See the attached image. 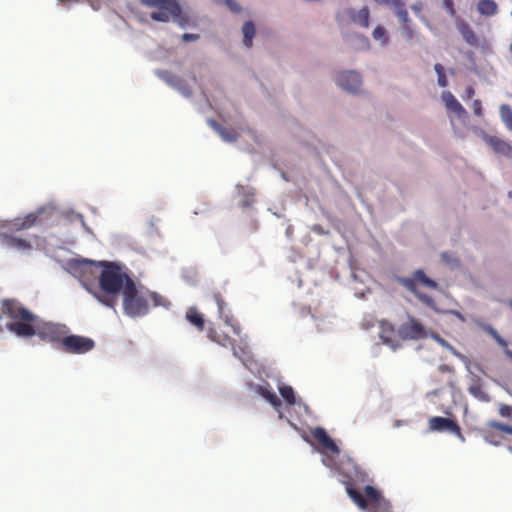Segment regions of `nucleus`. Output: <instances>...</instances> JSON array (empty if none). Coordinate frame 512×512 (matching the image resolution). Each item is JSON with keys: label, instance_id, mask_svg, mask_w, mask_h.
Instances as JSON below:
<instances>
[{"label": "nucleus", "instance_id": "1a4fd4ad", "mask_svg": "<svg viewBox=\"0 0 512 512\" xmlns=\"http://www.w3.org/2000/svg\"><path fill=\"white\" fill-rule=\"evenodd\" d=\"M428 425H429V429L431 431H436V432L448 431V432L456 435L461 441L465 440V438L462 434V431H461V427L459 426L457 421H455L453 419L445 418V417H441V416H434L428 420Z\"/></svg>", "mask_w": 512, "mask_h": 512}, {"label": "nucleus", "instance_id": "603ef678", "mask_svg": "<svg viewBox=\"0 0 512 512\" xmlns=\"http://www.w3.org/2000/svg\"><path fill=\"white\" fill-rule=\"evenodd\" d=\"M504 156L512 158V146L509 148L508 153H506Z\"/></svg>", "mask_w": 512, "mask_h": 512}, {"label": "nucleus", "instance_id": "2eb2a0df", "mask_svg": "<svg viewBox=\"0 0 512 512\" xmlns=\"http://www.w3.org/2000/svg\"><path fill=\"white\" fill-rule=\"evenodd\" d=\"M213 299L218 307V316L220 319H223L225 324L232 327L233 332L236 335L240 334V327L236 324H233V318L230 314L225 312L226 302L224 301L222 295L219 292L213 294Z\"/></svg>", "mask_w": 512, "mask_h": 512}, {"label": "nucleus", "instance_id": "9b49d317", "mask_svg": "<svg viewBox=\"0 0 512 512\" xmlns=\"http://www.w3.org/2000/svg\"><path fill=\"white\" fill-rule=\"evenodd\" d=\"M362 83L359 73L355 71H346L339 74L337 78V85L342 89L349 92H356Z\"/></svg>", "mask_w": 512, "mask_h": 512}, {"label": "nucleus", "instance_id": "72a5a7b5", "mask_svg": "<svg viewBox=\"0 0 512 512\" xmlns=\"http://www.w3.org/2000/svg\"><path fill=\"white\" fill-rule=\"evenodd\" d=\"M490 428L512 435V426L503 424L497 421H491L488 423Z\"/></svg>", "mask_w": 512, "mask_h": 512}, {"label": "nucleus", "instance_id": "f8f14e48", "mask_svg": "<svg viewBox=\"0 0 512 512\" xmlns=\"http://www.w3.org/2000/svg\"><path fill=\"white\" fill-rule=\"evenodd\" d=\"M312 437L314 440L326 451H330L333 454H339L340 449L336 443L327 434L326 430L322 427H317L312 431Z\"/></svg>", "mask_w": 512, "mask_h": 512}, {"label": "nucleus", "instance_id": "ddd939ff", "mask_svg": "<svg viewBox=\"0 0 512 512\" xmlns=\"http://www.w3.org/2000/svg\"><path fill=\"white\" fill-rule=\"evenodd\" d=\"M398 282L410 292H412L426 306L437 310L435 300L431 296L419 292L417 285H414V280H410L407 277H399Z\"/></svg>", "mask_w": 512, "mask_h": 512}, {"label": "nucleus", "instance_id": "cd10ccee", "mask_svg": "<svg viewBox=\"0 0 512 512\" xmlns=\"http://www.w3.org/2000/svg\"><path fill=\"white\" fill-rule=\"evenodd\" d=\"M212 124L224 141L235 142L237 140L238 135L234 129H228V128L222 127L221 125L217 124L216 122H212Z\"/></svg>", "mask_w": 512, "mask_h": 512}, {"label": "nucleus", "instance_id": "a19ab883", "mask_svg": "<svg viewBox=\"0 0 512 512\" xmlns=\"http://www.w3.org/2000/svg\"><path fill=\"white\" fill-rule=\"evenodd\" d=\"M197 39H199L198 34L185 33L182 35V40L184 42L196 41Z\"/></svg>", "mask_w": 512, "mask_h": 512}, {"label": "nucleus", "instance_id": "f704fd0d", "mask_svg": "<svg viewBox=\"0 0 512 512\" xmlns=\"http://www.w3.org/2000/svg\"><path fill=\"white\" fill-rule=\"evenodd\" d=\"M499 415L504 418H512V406L501 403L498 409Z\"/></svg>", "mask_w": 512, "mask_h": 512}, {"label": "nucleus", "instance_id": "e433bc0d", "mask_svg": "<svg viewBox=\"0 0 512 512\" xmlns=\"http://www.w3.org/2000/svg\"><path fill=\"white\" fill-rule=\"evenodd\" d=\"M436 339L443 347L449 349L454 355L461 357V354L456 352V350L447 341L440 337H436Z\"/></svg>", "mask_w": 512, "mask_h": 512}, {"label": "nucleus", "instance_id": "f257e3e1", "mask_svg": "<svg viewBox=\"0 0 512 512\" xmlns=\"http://www.w3.org/2000/svg\"><path fill=\"white\" fill-rule=\"evenodd\" d=\"M2 312L12 320L7 323V329L19 337L30 338L37 335L43 341L61 346V341L67 334L65 325L39 321L36 315L15 300H4Z\"/></svg>", "mask_w": 512, "mask_h": 512}, {"label": "nucleus", "instance_id": "7c9ffc66", "mask_svg": "<svg viewBox=\"0 0 512 512\" xmlns=\"http://www.w3.org/2000/svg\"><path fill=\"white\" fill-rule=\"evenodd\" d=\"M469 393L480 401L489 402V395L482 389L481 385L476 384L469 387Z\"/></svg>", "mask_w": 512, "mask_h": 512}, {"label": "nucleus", "instance_id": "4468645a", "mask_svg": "<svg viewBox=\"0 0 512 512\" xmlns=\"http://www.w3.org/2000/svg\"><path fill=\"white\" fill-rule=\"evenodd\" d=\"M207 337L212 342H215L223 347H232L234 356L239 357L234 347V340L227 333L210 326L207 330Z\"/></svg>", "mask_w": 512, "mask_h": 512}, {"label": "nucleus", "instance_id": "7ed1b4c3", "mask_svg": "<svg viewBox=\"0 0 512 512\" xmlns=\"http://www.w3.org/2000/svg\"><path fill=\"white\" fill-rule=\"evenodd\" d=\"M368 481V473L358 465H352V469L343 475L341 482L345 485L346 492L351 500L361 509L369 512H389L390 504L378 491L371 485L364 487L363 495L357 486Z\"/></svg>", "mask_w": 512, "mask_h": 512}, {"label": "nucleus", "instance_id": "4be33fe9", "mask_svg": "<svg viewBox=\"0 0 512 512\" xmlns=\"http://www.w3.org/2000/svg\"><path fill=\"white\" fill-rule=\"evenodd\" d=\"M379 335L384 343H387V344L392 343L395 338L394 326L388 321H381Z\"/></svg>", "mask_w": 512, "mask_h": 512}, {"label": "nucleus", "instance_id": "a878e982", "mask_svg": "<svg viewBox=\"0 0 512 512\" xmlns=\"http://www.w3.org/2000/svg\"><path fill=\"white\" fill-rule=\"evenodd\" d=\"M389 6L393 7L396 15L403 24H406L409 21L408 12L403 0H393Z\"/></svg>", "mask_w": 512, "mask_h": 512}, {"label": "nucleus", "instance_id": "2f4dec72", "mask_svg": "<svg viewBox=\"0 0 512 512\" xmlns=\"http://www.w3.org/2000/svg\"><path fill=\"white\" fill-rule=\"evenodd\" d=\"M434 70H435V72L437 73V77H438L437 82H438V85H439L440 87H443V88H444V87H446V86L448 85V80H447V77H446V75H445L444 67H443L441 64L437 63V64H435V66H434Z\"/></svg>", "mask_w": 512, "mask_h": 512}, {"label": "nucleus", "instance_id": "6ab92c4d", "mask_svg": "<svg viewBox=\"0 0 512 512\" xmlns=\"http://www.w3.org/2000/svg\"><path fill=\"white\" fill-rule=\"evenodd\" d=\"M483 140L492 147L495 153L505 155L508 153L509 148L511 145L507 143L506 141L496 137L491 136L489 134H484Z\"/></svg>", "mask_w": 512, "mask_h": 512}, {"label": "nucleus", "instance_id": "473e14b6", "mask_svg": "<svg viewBox=\"0 0 512 512\" xmlns=\"http://www.w3.org/2000/svg\"><path fill=\"white\" fill-rule=\"evenodd\" d=\"M373 38L380 41L382 44H386L388 42V36L385 28L382 26L375 27L373 30Z\"/></svg>", "mask_w": 512, "mask_h": 512}, {"label": "nucleus", "instance_id": "3c124183", "mask_svg": "<svg viewBox=\"0 0 512 512\" xmlns=\"http://www.w3.org/2000/svg\"><path fill=\"white\" fill-rule=\"evenodd\" d=\"M441 257H442V259H443L444 261H446V262H449V261H450V260H449V258H448V253H446V252H445V253H442V254H441Z\"/></svg>", "mask_w": 512, "mask_h": 512}, {"label": "nucleus", "instance_id": "6e6d98bb", "mask_svg": "<svg viewBox=\"0 0 512 512\" xmlns=\"http://www.w3.org/2000/svg\"><path fill=\"white\" fill-rule=\"evenodd\" d=\"M510 51L512 52V44L510 45Z\"/></svg>", "mask_w": 512, "mask_h": 512}, {"label": "nucleus", "instance_id": "37998d69", "mask_svg": "<svg viewBox=\"0 0 512 512\" xmlns=\"http://www.w3.org/2000/svg\"><path fill=\"white\" fill-rule=\"evenodd\" d=\"M485 330L494 338L497 336L498 332L492 327V326H487L485 328Z\"/></svg>", "mask_w": 512, "mask_h": 512}, {"label": "nucleus", "instance_id": "412c9836", "mask_svg": "<svg viewBox=\"0 0 512 512\" xmlns=\"http://www.w3.org/2000/svg\"><path fill=\"white\" fill-rule=\"evenodd\" d=\"M410 280H414V285H416L417 283H420L422 284L423 286L425 287H428V288H431V289H436L438 284L436 281L432 280L431 278H429L423 270L419 269V270H416L414 273H413V276L411 278H409Z\"/></svg>", "mask_w": 512, "mask_h": 512}, {"label": "nucleus", "instance_id": "a211bd4d", "mask_svg": "<svg viewBox=\"0 0 512 512\" xmlns=\"http://www.w3.org/2000/svg\"><path fill=\"white\" fill-rule=\"evenodd\" d=\"M346 12L354 23L363 28L369 27L370 12L367 7H363L359 11H355L354 9H347Z\"/></svg>", "mask_w": 512, "mask_h": 512}, {"label": "nucleus", "instance_id": "bb28decb", "mask_svg": "<svg viewBox=\"0 0 512 512\" xmlns=\"http://www.w3.org/2000/svg\"><path fill=\"white\" fill-rule=\"evenodd\" d=\"M242 32H243V36H244V39H243L244 45L248 48L251 47L252 40H253V38L255 36V32H256L255 25L253 24V22L247 21L243 25Z\"/></svg>", "mask_w": 512, "mask_h": 512}, {"label": "nucleus", "instance_id": "f03ea898", "mask_svg": "<svg viewBox=\"0 0 512 512\" xmlns=\"http://www.w3.org/2000/svg\"><path fill=\"white\" fill-rule=\"evenodd\" d=\"M95 264L102 268L98 277V287L87 288V290L102 305L115 309L119 294H123L129 281L134 282V280L116 262L99 261Z\"/></svg>", "mask_w": 512, "mask_h": 512}, {"label": "nucleus", "instance_id": "864d4df0", "mask_svg": "<svg viewBox=\"0 0 512 512\" xmlns=\"http://www.w3.org/2000/svg\"><path fill=\"white\" fill-rule=\"evenodd\" d=\"M505 354L507 355V357H509L512 360V351L511 350L506 349Z\"/></svg>", "mask_w": 512, "mask_h": 512}, {"label": "nucleus", "instance_id": "dca6fc26", "mask_svg": "<svg viewBox=\"0 0 512 512\" xmlns=\"http://www.w3.org/2000/svg\"><path fill=\"white\" fill-rule=\"evenodd\" d=\"M441 97L448 111L455 113L459 118L466 117V109L461 105V103L455 98V96L450 91H444Z\"/></svg>", "mask_w": 512, "mask_h": 512}, {"label": "nucleus", "instance_id": "20e7f679", "mask_svg": "<svg viewBox=\"0 0 512 512\" xmlns=\"http://www.w3.org/2000/svg\"><path fill=\"white\" fill-rule=\"evenodd\" d=\"M149 301H152L155 307H167L170 304L162 295L149 290H140L135 282L129 281L122 295L124 313L131 318L143 317L149 312Z\"/></svg>", "mask_w": 512, "mask_h": 512}, {"label": "nucleus", "instance_id": "423d86ee", "mask_svg": "<svg viewBox=\"0 0 512 512\" xmlns=\"http://www.w3.org/2000/svg\"><path fill=\"white\" fill-rule=\"evenodd\" d=\"M95 347L93 339L81 335H66L57 348L69 354H85Z\"/></svg>", "mask_w": 512, "mask_h": 512}, {"label": "nucleus", "instance_id": "c9c22d12", "mask_svg": "<svg viewBox=\"0 0 512 512\" xmlns=\"http://www.w3.org/2000/svg\"><path fill=\"white\" fill-rule=\"evenodd\" d=\"M473 113L477 117H483L482 102L479 99H475L472 103Z\"/></svg>", "mask_w": 512, "mask_h": 512}, {"label": "nucleus", "instance_id": "39448f33", "mask_svg": "<svg viewBox=\"0 0 512 512\" xmlns=\"http://www.w3.org/2000/svg\"><path fill=\"white\" fill-rule=\"evenodd\" d=\"M141 2L148 7L158 9L150 15L154 21L168 22L173 19L181 27H186L189 24V17L182 11L177 0H141Z\"/></svg>", "mask_w": 512, "mask_h": 512}, {"label": "nucleus", "instance_id": "6e6552de", "mask_svg": "<svg viewBox=\"0 0 512 512\" xmlns=\"http://www.w3.org/2000/svg\"><path fill=\"white\" fill-rule=\"evenodd\" d=\"M16 231L10 230V225L6 224L0 227V243L9 248L18 251H26L32 249L29 240L14 235Z\"/></svg>", "mask_w": 512, "mask_h": 512}, {"label": "nucleus", "instance_id": "f3484780", "mask_svg": "<svg viewBox=\"0 0 512 512\" xmlns=\"http://www.w3.org/2000/svg\"><path fill=\"white\" fill-rule=\"evenodd\" d=\"M38 218L39 214L32 212L24 217L15 218L13 221H10L8 225H10L11 231H22L33 227Z\"/></svg>", "mask_w": 512, "mask_h": 512}, {"label": "nucleus", "instance_id": "c03bdc74", "mask_svg": "<svg viewBox=\"0 0 512 512\" xmlns=\"http://www.w3.org/2000/svg\"><path fill=\"white\" fill-rule=\"evenodd\" d=\"M485 330L494 338L497 336L498 332L492 327V326H487L485 328Z\"/></svg>", "mask_w": 512, "mask_h": 512}, {"label": "nucleus", "instance_id": "9d476101", "mask_svg": "<svg viewBox=\"0 0 512 512\" xmlns=\"http://www.w3.org/2000/svg\"><path fill=\"white\" fill-rule=\"evenodd\" d=\"M156 74L169 86L179 91L182 95L189 97L192 94L191 86L187 81L168 70H157Z\"/></svg>", "mask_w": 512, "mask_h": 512}, {"label": "nucleus", "instance_id": "5701e85b", "mask_svg": "<svg viewBox=\"0 0 512 512\" xmlns=\"http://www.w3.org/2000/svg\"><path fill=\"white\" fill-rule=\"evenodd\" d=\"M477 9L481 15L493 16L497 13V4L493 0H480Z\"/></svg>", "mask_w": 512, "mask_h": 512}, {"label": "nucleus", "instance_id": "5fc2aeb1", "mask_svg": "<svg viewBox=\"0 0 512 512\" xmlns=\"http://www.w3.org/2000/svg\"><path fill=\"white\" fill-rule=\"evenodd\" d=\"M508 197L512 199V191L508 192Z\"/></svg>", "mask_w": 512, "mask_h": 512}, {"label": "nucleus", "instance_id": "ea45409f", "mask_svg": "<svg viewBox=\"0 0 512 512\" xmlns=\"http://www.w3.org/2000/svg\"><path fill=\"white\" fill-rule=\"evenodd\" d=\"M225 3L233 12H239L240 6L234 0H225Z\"/></svg>", "mask_w": 512, "mask_h": 512}, {"label": "nucleus", "instance_id": "de8ad7c7", "mask_svg": "<svg viewBox=\"0 0 512 512\" xmlns=\"http://www.w3.org/2000/svg\"><path fill=\"white\" fill-rule=\"evenodd\" d=\"M412 10L415 11L416 13H420L421 10H422V4L419 3V4H415L412 6Z\"/></svg>", "mask_w": 512, "mask_h": 512}, {"label": "nucleus", "instance_id": "b1692460", "mask_svg": "<svg viewBox=\"0 0 512 512\" xmlns=\"http://www.w3.org/2000/svg\"><path fill=\"white\" fill-rule=\"evenodd\" d=\"M257 392L263 396L274 408L278 409L282 405V402L278 396L266 387L258 386Z\"/></svg>", "mask_w": 512, "mask_h": 512}, {"label": "nucleus", "instance_id": "58836bf2", "mask_svg": "<svg viewBox=\"0 0 512 512\" xmlns=\"http://www.w3.org/2000/svg\"><path fill=\"white\" fill-rule=\"evenodd\" d=\"M475 95V89L473 86H468L466 88L465 94L462 96L464 100H470Z\"/></svg>", "mask_w": 512, "mask_h": 512}, {"label": "nucleus", "instance_id": "0eeeda50", "mask_svg": "<svg viewBox=\"0 0 512 512\" xmlns=\"http://www.w3.org/2000/svg\"><path fill=\"white\" fill-rule=\"evenodd\" d=\"M397 333L402 340H420L427 337L424 325L412 316L399 326Z\"/></svg>", "mask_w": 512, "mask_h": 512}, {"label": "nucleus", "instance_id": "393cba45", "mask_svg": "<svg viewBox=\"0 0 512 512\" xmlns=\"http://www.w3.org/2000/svg\"><path fill=\"white\" fill-rule=\"evenodd\" d=\"M458 29H459L463 39L469 45H476L477 44V37L475 36V33L472 30V28L467 23L461 22L458 25Z\"/></svg>", "mask_w": 512, "mask_h": 512}, {"label": "nucleus", "instance_id": "aec40b11", "mask_svg": "<svg viewBox=\"0 0 512 512\" xmlns=\"http://www.w3.org/2000/svg\"><path fill=\"white\" fill-rule=\"evenodd\" d=\"M186 320L193 325L198 331H203L205 320L203 315L195 307H189L185 314Z\"/></svg>", "mask_w": 512, "mask_h": 512}, {"label": "nucleus", "instance_id": "4d7b16f0", "mask_svg": "<svg viewBox=\"0 0 512 512\" xmlns=\"http://www.w3.org/2000/svg\"><path fill=\"white\" fill-rule=\"evenodd\" d=\"M510 306L512 307V300L510 301Z\"/></svg>", "mask_w": 512, "mask_h": 512}, {"label": "nucleus", "instance_id": "79ce46f5", "mask_svg": "<svg viewBox=\"0 0 512 512\" xmlns=\"http://www.w3.org/2000/svg\"><path fill=\"white\" fill-rule=\"evenodd\" d=\"M494 339L496 340V342H497L500 346H502V347H504V348H506V347L508 346L507 341H506L505 339H503L499 334H497V336H496V337H494Z\"/></svg>", "mask_w": 512, "mask_h": 512}, {"label": "nucleus", "instance_id": "a18cd8bd", "mask_svg": "<svg viewBox=\"0 0 512 512\" xmlns=\"http://www.w3.org/2000/svg\"><path fill=\"white\" fill-rule=\"evenodd\" d=\"M451 314L455 315L458 319H460L461 321H465V318L464 316L457 310H452L450 311Z\"/></svg>", "mask_w": 512, "mask_h": 512}, {"label": "nucleus", "instance_id": "4c0bfd02", "mask_svg": "<svg viewBox=\"0 0 512 512\" xmlns=\"http://www.w3.org/2000/svg\"><path fill=\"white\" fill-rule=\"evenodd\" d=\"M443 4H444L445 9L448 11V13L451 16H454L456 11L454 8L453 0H443Z\"/></svg>", "mask_w": 512, "mask_h": 512}, {"label": "nucleus", "instance_id": "49530a36", "mask_svg": "<svg viewBox=\"0 0 512 512\" xmlns=\"http://www.w3.org/2000/svg\"><path fill=\"white\" fill-rule=\"evenodd\" d=\"M404 31H405V33H406L408 38H412L413 37V31L410 29L409 26H405L404 27Z\"/></svg>", "mask_w": 512, "mask_h": 512}, {"label": "nucleus", "instance_id": "c85d7f7f", "mask_svg": "<svg viewBox=\"0 0 512 512\" xmlns=\"http://www.w3.org/2000/svg\"><path fill=\"white\" fill-rule=\"evenodd\" d=\"M499 112L505 126L512 131V108L507 104H502L499 108Z\"/></svg>", "mask_w": 512, "mask_h": 512}, {"label": "nucleus", "instance_id": "09e8293b", "mask_svg": "<svg viewBox=\"0 0 512 512\" xmlns=\"http://www.w3.org/2000/svg\"><path fill=\"white\" fill-rule=\"evenodd\" d=\"M376 2L380 3V4H385V5H390V3L393 1V0H375Z\"/></svg>", "mask_w": 512, "mask_h": 512}, {"label": "nucleus", "instance_id": "c756f323", "mask_svg": "<svg viewBox=\"0 0 512 512\" xmlns=\"http://www.w3.org/2000/svg\"><path fill=\"white\" fill-rule=\"evenodd\" d=\"M279 392L283 399L289 405H294L296 402L294 390L291 386L283 385L279 388Z\"/></svg>", "mask_w": 512, "mask_h": 512}, {"label": "nucleus", "instance_id": "8fccbe9b", "mask_svg": "<svg viewBox=\"0 0 512 512\" xmlns=\"http://www.w3.org/2000/svg\"><path fill=\"white\" fill-rule=\"evenodd\" d=\"M475 131L478 133L479 136L483 139L484 134H487L484 130L481 129H475Z\"/></svg>", "mask_w": 512, "mask_h": 512}]
</instances>
